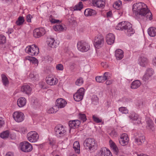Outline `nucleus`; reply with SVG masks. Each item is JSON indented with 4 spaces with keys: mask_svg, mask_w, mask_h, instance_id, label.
Segmentation results:
<instances>
[{
    "mask_svg": "<svg viewBox=\"0 0 156 156\" xmlns=\"http://www.w3.org/2000/svg\"><path fill=\"white\" fill-rule=\"evenodd\" d=\"M116 29L121 31L124 30L126 35L131 36L135 33V30L133 28L131 24L129 22L122 21L119 23L116 27Z\"/></svg>",
    "mask_w": 156,
    "mask_h": 156,
    "instance_id": "2",
    "label": "nucleus"
},
{
    "mask_svg": "<svg viewBox=\"0 0 156 156\" xmlns=\"http://www.w3.org/2000/svg\"><path fill=\"white\" fill-rule=\"evenodd\" d=\"M84 94V89L83 88H80L73 95L74 100L76 101L81 100L83 98Z\"/></svg>",
    "mask_w": 156,
    "mask_h": 156,
    "instance_id": "11",
    "label": "nucleus"
},
{
    "mask_svg": "<svg viewBox=\"0 0 156 156\" xmlns=\"http://www.w3.org/2000/svg\"><path fill=\"white\" fill-rule=\"evenodd\" d=\"M115 36L112 33H109L106 36V41L107 44L111 45L114 42Z\"/></svg>",
    "mask_w": 156,
    "mask_h": 156,
    "instance_id": "20",
    "label": "nucleus"
},
{
    "mask_svg": "<svg viewBox=\"0 0 156 156\" xmlns=\"http://www.w3.org/2000/svg\"><path fill=\"white\" fill-rule=\"evenodd\" d=\"M147 6L143 2L134 4L133 7V10L136 15H139L141 16L145 17L150 20L152 19V15L150 11L147 8Z\"/></svg>",
    "mask_w": 156,
    "mask_h": 156,
    "instance_id": "1",
    "label": "nucleus"
},
{
    "mask_svg": "<svg viewBox=\"0 0 156 156\" xmlns=\"http://www.w3.org/2000/svg\"><path fill=\"white\" fill-rule=\"evenodd\" d=\"M2 1H4L5 2L8 3H10L11 2L12 0H2Z\"/></svg>",
    "mask_w": 156,
    "mask_h": 156,
    "instance_id": "63",
    "label": "nucleus"
},
{
    "mask_svg": "<svg viewBox=\"0 0 156 156\" xmlns=\"http://www.w3.org/2000/svg\"><path fill=\"white\" fill-rule=\"evenodd\" d=\"M100 156H112L110 151L106 147H103L100 151Z\"/></svg>",
    "mask_w": 156,
    "mask_h": 156,
    "instance_id": "22",
    "label": "nucleus"
},
{
    "mask_svg": "<svg viewBox=\"0 0 156 156\" xmlns=\"http://www.w3.org/2000/svg\"><path fill=\"white\" fill-rule=\"evenodd\" d=\"M68 20L69 23L71 24L73 23V21H74V20H73V17L69 16H68Z\"/></svg>",
    "mask_w": 156,
    "mask_h": 156,
    "instance_id": "55",
    "label": "nucleus"
},
{
    "mask_svg": "<svg viewBox=\"0 0 156 156\" xmlns=\"http://www.w3.org/2000/svg\"><path fill=\"white\" fill-rule=\"evenodd\" d=\"M149 61L147 58L143 56H140L138 58V63L140 66L146 67L148 65Z\"/></svg>",
    "mask_w": 156,
    "mask_h": 156,
    "instance_id": "18",
    "label": "nucleus"
},
{
    "mask_svg": "<svg viewBox=\"0 0 156 156\" xmlns=\"http://www.w3.org/2000/svg\"><path fill=\"white\" fill-rule=\"evenodd\" d=\"M79 115V119L83 122L86 121L87 119L86 116L85 114L80 113Z\"/></svg>",
    "mask_w": 156,
    "mask_h": 156,
    "instance_id": "45",
    "label": "nucleus"
},
{
    "mask_svg": "<svg viewBox=\"0 0 156 156\" xmlns=\"http://www.w3.org/2000/svg\"><path fill=\"white\" fill-rule=\"evenodd\" d=\"M80 124V122L78 120H75L70 121L69 122V127L73 129L78 127Z\"/></svg>",
    "mask_w": 156,
    "mask_h": 156,
    "instance_id": "21",
    "label": "nucleus"
},
{
    "mask_svg": "<svg viewBox=\"0 0 156 156\" xmlns=\"http://www.w3.org/2000/svg\"><path fill=\"white\" fill-rule=\"evenodd\" d=\"M67 104L66 101L64 99L59 98L57 99L55 102V107L58 108H64Z\"/></svg>",
    "mask_w": 156,
    "mask_h": 156,
    "instance_id": "14",
    "label": "nucleus"
},
{
    "mask_svg": "<svg viewBox=\"0 0 156 156\" xmlns=\"http://www.w3.org/2000/svg\"><path fill=\"white\" fill-rule=\"evenodd\" d=\"M147 32L150 36L154 37L156 35V28L154 27H150L148 29Z\"/></svg>",
    "mask_w": 156,
    "mask_h": 156,
    "instance_id": "31",
    "label": "nucleus"
},
{
    "mask_svg": "<svg viewBox=\"0 0 156 156\" xmlns=\"http://www.w3.org/2000/svg\"><path fill=\"white\" fill-rule=\"evenodd\" d=\"M32 18V16L30 14H28L26 16V20L28 22L30 23L31 22V19Z\"/></svg>",
    "mask_w": 156,
    "mask_h": 156,
    "instance_id": "54",
    "label": "nucleus"
},
{
    "mask_svg": "<svg viewBox=\"0 0 156 156\" xmlns=\"http://www.w3.org/2000/svg\"><path fill=\"white\" fill-rule=\"evenodd\" d=\"M9 135V132L8 130H6L2 133L0 135L1 137L2 138H8Z\"/></svg>",
    "mask_w": 156,
    "mask_h": 156,
    "instance_id": "40",
    "label": "nucleus"
},
{
    "mask_svg": "<svg viewBox=\"0 0 156 156\" xmlns=\"http://www.w3.org/2000/svg\"><path fill=\"white\" fill-rule=\"evenodd\" d=\"M29 77L33 80H38L39 79V75L35 72L31 73Z\"/></svg>",
    "mask_w": 156,
    "mask_h": 156,
    "instance_id": "34",
    "label": "nucleus"
},
{
    "mask_svg": "<svg viewBox=\"0 0 156 156\" xmlns=\"http://www.w3.org/2000/svg\"><path fill=\"white\" fill-rule=\"evenodd\" d=\"M50 22L53 23H58L59 21V20L54 19H51L50 20Z\"/></svg>",
    "mask_w": 156,
    "mask_h": 156,
    "instance_id": "57",
    "label": "nucleus"
},
{
    "mask_svg": "<svg viewBox=\"0 0 156 156\" xmlns=\"http://www.w3.org/2000/svg\"><path fill=\"white\" fill-rule=\"evenodd\" d=\"M56 107H54L49 108L48 111V113L49 114H52L54 113L55 112H56L57 111V110L55 109V108Z\"/></svg>",
    "mask_w": 156,
    "mask_h": 156,
    "instance_id": "49",
    "label": "nucleus"
},
{
    "mask_svg": "<svg viewBox=\"0 0 156 156\" xmlns=\"http://www.w3.org/2000/svg\"><path fill=\"white\" fill-rule=\"evenodd\" d=\"M153 73L154 71L152 69L148 68L147 69L145 73L151 77L153 74Z\"/></svg>",
    "mask_w": 156,
    "mask_h": 156,
    "instance_id": "44",
    "label": "nucleus"
},
{
    "mask_svg": "<svg viewBox=\"0 0 156 156\" xmlns=\"http://www.w3.org/2000/svg\"><path fill=\"white\" fill-rule=\"evenodd\" d=\"M112 14V12L109 11L107 13V17H111Z\"/></svg>",
    "mask_w": 156,
    "mask_h": 156,
    "instance_id": "61",
    "label": "nucleus"
},
{
    "mask_svg": "<svg viewBox=\"0 0 156 156\" xmlns=\"http://www.w3.org/2000/svg\"><path fill=\"white\" fill-rule=\"evenodd\" d=\"M121 4V1H119L115 2L113 4V6L116 9H119Z\"/></svg>",
    "mask_w": 156,
    "mask_h": 156,
    "instance_id": "46",
    "label": "nucleus"
},
{
    "mask_svg": "<svg viewBox=\"0 0 156 156\" xmlns=\"http://www.w3.org/2000/svg\"><path fill=\"white\" fill-rule=\"evenodd\" d=\"M141 84L140 81L138 80H135L133 81L131 84V88L135 89L138 88Z\"/></svg>",
    "mask_w": 156,
    "mask_h": 156,
    "instance_id": "28",
    "label": "nucleus"
},
{
    "mask_svg": "<svg viewBox=\"0 0 156 156\" xmlns=\"http://www.w3.org/2000/svg\"><path fill=\"white\" fill-rule=\"evenodd\" d=\"M55 135L58 137H61L66 135V131L63 126L58 125L54 129Z\"/></svg>",
    "mask_w": 156,
    "mask_h": 156,
    "instance_id": "4",
    "label": "nucleus"
},
{
    "mask_svg": "<svg viewBox=\"0 0 156 156\" xmlns=\"http://www.w3.org/2000/svg\"><path fill=\"white\" fill-rule=\"evenodd\" d=\"M5 156H14L13 153L11 152H8L6 154Z\"/></svg>",
    "mask_w": 156,
    "mask_h": 156,
    "instance_id": "60",
    "label": "nucleus"
},
{
    "mask_svg": "<svg viewBox=\"0 0 156 156\" xmlns=\"http://www.w3.org/2000/svg\"><path fill=\"white\" fill-rule=\"evenodd\" d=\"M110 147L113 150L115 154L118 155L119 153V149L115 144L112 140L109 141Z\"/></svg>",
    "mask_w": 156,
    "mask_h": 156,
    "instance_id": "30",
    "label": "nucleus"
},
{
    "mask_svg": "<svg viewBox=\"0 0 156 156\" xmlns=\"http://www.w3.org/2000/svg\"><path fill=\"white\" fill-rule=\"evenodd\" d=\"M73 148L75 151L78 154H79L80 152V145L78 141H75L73 145Z\"/></svg>",
    "mask_w": 156,
    "mask_h": 156,
    "instance_id": "35",
    "label": "nucleus"
},
{
    "mask_svg": "<svg viewBox=\"0 0 156 156\" xmlns=\"http://www.w3.org/2000/svg\"><path fill=\"white\" fill-rule=\"evenodd\" d=\"M110 136L112 137H115L118 136V134L115 130L113 129L112 130L110 133H109Z\"/></svg>",
    "mask_w": 156,
    "mask_h": 156,
    "instance_id": "48",
    "label": "nucleus"
},
{
    "mask_svg": "<svg viewBox=\"0 0 156 156\" xmlns=\"http://www.w3.org/2000/svg\"><path fill=\"white\" fill-rule=\"evenodd\" d=\"M109 73H105L103 76H97L95 78L96 81L99 83H102L107 79Z\"/></svg>",
    "mask_w": 156,
    "mask_h": 156,
    "instance_id": "19",
    "label": "nucleus"
},
{
    "mask_svg": "<svg viewBox=\"0 0 156 156\" xmlns=\"http://www.w3.org/2000/svg\"><path fill=\"white\" fill-rule=\"evenodd\" d=\"M92 118L94 121L96 123H100L102 121L101 119H99L95 115H93Z\"/></svg>",
    "mask_w": 156,
    "mask_h": 156,
    "instance_id": "50",
    "label": "nucleus"
},
{
    "mask_svg": "<svg viewBox=\"0 0 156 156\" xmlns=\"http://www.w3.org/2000/svg\"><path fill=\"white\" fill-rule=\"evenodd\" d=\"M104 43L103 36L101 35H98L95 37L94 44L95 48H99L103 46Z\"/></svg>",
    "mask_w": 156,
    "mask_h": 156,
    "instance_id": "8",
    "label": "nucleus"
},
{
    "mask_svg": "<svg viewBox=\"0 0 156 156\" xmlns=\"http://www.w3.org/2000/svg\"><path fill=\"white\" fill-rule=\"evenodd\" d=\"M112 83V82L110 80H107L105 82V84L107 85H109Z\"/></svg>",
    "mask_w": 156,
    "mask_h": 156,
    "instance_id": "62",
    "label": "nucleus"
},
{
    "mask_svg": "<svg viewBox=\"0 0 156 156\" xmlns=\"http://www.w3.org/2000/svg\"><path fill=\"white\" fill-rule=\"evenodd\" d=\"M27 140L31 143L35 142L37 141L39 138L38 134L36 132L31 131L29 132L27 134Z\"/></svg>",
    "mask_w": 156,
    "mask_h": 156,
    "instance_id": "7",
    "label": "nucleus"
},
{
    "mask_svg": "<svg viewBox=\"0 0 156 156\" xmlns=\"http://www.w3.org/2000/svg\"><path fill=\"white\" fill-rule=\"evenodd\" d=\"M129 140L128 135L126 134H123L121 135L120 138L119 139V143L123 146L127 144Z\"/></svg>",
    "mask_w": 156,
    "mask_h": 156,
    "instance_id": "15",
    "label": "nucleus"
},
{
    "mask_svg": "<svg viewBox=\"0 0 156 156\" xmlns=\"http://www.w3.org/2000/svg\"><path fill=\"white\" fill-rule=\"evenodd\" d=\"M53 29L55 31H63L66 30V27L64 25H58L54 27Z\"/></svg>",
    "mask_w": 156,
    "mask_h": 156,
    "instance_id": "29",
    "label": "nucleus"
},
{
    "mask_svg": "<svg viewBox=\"0 0 156 156\" xmlns=\"http://www.w3.org/2000/svg\"><path fill=\"white\" fill-rule=\"evenodd\" d=\"M32 88L30 86L27 84L23 85L21 88L20 91L23 93L29 95L30 94Z\"/></svg>",
    "mask_w": 156,
    "mask_h": 156,
    "instance_id": "17",
    "label": "nucleus"
},
{
    "mask_svg": "<svg viewBox=\"0 0 156 156\" xmlns=\"http://www.w3.org/2000/svg\"><path fill=\"white\" fill-rule=\"evenodd\" d=\"M135 143L138 145H140L145 141V137L143 134L140 132H137L134 134Z\"/></svg>",
    "mask_w": 156,
    "mask_h": 156,
    "instance_id": "5",
    "label": "nucleus"
},
{
    "mask_svg": "<svg viewBox=\"0 0 156 156\" xmlns=\"http://www.w3.org/2000/svg\"><path fill=\"white\" fill-rule=\"evenodd\" d=\"M26 103V100L24 97H22L19 98L17 101L18 106L20 107H22L25 105Z\"/></svg>",
    "mask_w": 156,
    "mask_h": 156,
    "instance_id": "26",
    "label": "nucleus"
},
{
    "mask_svg": "<svg viewBox=\"0 0 156 156\" xmlns=\"http://www.w3.org/2000/svg\"><path fill=\"white\" fill-rule=\"evenodd\" d=\"M96 14V11L90 9H87L85 10L84 14L86 16H93Z\"/></svg>",
    "mask_w": 156,
    "mask_h": 156,
    "instance_id": "24",
    "label": "nucleus"
},
{
    "mask_svg": "<svg viewBox=\"0 0 156 156\" xmlns=\"http://www.w3.org/2000/svg\"><path fill=\"white\" fill-rule=\"evenodd\" d=\"M139 117L138 114L133 112L130 113L128 116L131 121H137V124H139L141 123V121L139 119Z\"/></svg>",
    "mask_w": 156,
    "mask_h": 156,
    "instance_id": "16",
    "label": "nucleus"
},
{
    "mask_svg": "<svg viewBox=\"0 0 156 156\" xmlns=\"http://www.w3.org/2000/svg\"><path fill=\"white\" fill-rule=\"evenodd\" d=\"M21 150L23 152H28L31 151L33 149L32 145L27 141L21 142L20 144Z\"/></svg>",
    "mask_w": 156,
    "mask_h": 156,
    "instance_id": "6",
    "label": "nucleus"
},
{
    "mask_svg": "<svg viewBox=\"0 0 156 156\" xmlns=\"http://www.w3.org/2000/svg\"><path fill=\"white\" fill-rule=\"evenodd\" d=\"M39 87L41 88L44 89L46 88V87L44 86V83H40L39 84Z\"/></svg>",
    "mask_w": 156,
    "mask_h": 156,
    "instance_id": "56",
    "label": "nucleus"
},
{
    "mask_svg": "<svg viewBox=\"0 0 156 156\" xmlns=\"http://www.w3.org/2000/svg\"><path fill=\"white\" fill-rule=\"evenodd\" d=\"M70 69L73 70L74 69L76 66V64L74 62H71L70 63Z\"/></svg>",
    "mask_w": 156,
    "mask_h": 156,
    "instance_id": "53",
    "label": "nucleus"
},
{
    "mask_svg": "<svg viewBox=\"0 0 156 156\" xmlns=\"http://www.w3.org/2000/svg\"><path fill=\"white\" fill-rule=\"evenodd\" d=\"M92 104L94 105H97L98 103V97L95 95H94L92 96Z\"/></svg>",
    "mask_w": 156,
    "mask_h": 156,
    "instance_id": "42",
    "label": "nucleus"
},
{
    "mask_svg": "<svg viewBox=\"0 0 156 156\" xmlns=\"http://www.w3.org/2000/svg\"><path fill=\"white\" fill-rule=\"evenodd\" d=\"M56 68L58 70H62L64 67L63 65L61 64H59L56 66Z\"/></svg>",
    "mask_w": 156,
    "mask_h": 156,
    "instance_id": "51",
    "label": "nucleus"
},
{
    "mask_svg": "<svg viewBox=\"0 0 156 156\" xmlns=\"http://www.w3.org/2000/svg\"><path fill=\"white\" fill-rule=\"evenodd\" d=\"M47 83L50 85H53L56 84L58 83V81L54 78L48 77L46 80Z\"/></svg>",
    "mask_w": 156,
    "mask_h": 156,
    "instance_id": "27",
    "label": "nucleus"
},
{
    "mask_svg": "<svg viewBox=\"0 0 156 156\" xmlns=\"http://www.w3.org/2000/svg\"><path fill=\"white\" fill-rule=\"evenodd\" d=\"M45 33V29L43 28H37L33 31L34 36L36 38H38L44 35Z\"/></svg>",
    "mask_w": 156,
    "mask_h": 156,
    "instance_id": "13",
    "label": "nucleus"
},
{
    "mask_svg": "<svg viewBox=\"0 0 156 156\" xmlns=\"http://www.w3.org/2000/svg\"><path fill=\"white\" fill-rule=\"evenodd\" d=\"M151 77V76L145 73V74L144 75L143 77L142 80L146 81L148 80Z\"/></svg>",
    "mask_w": 156,
    "mask_h": 156,
    "instance_id": "52",
    "label": "nucleus"
},
{
    "mask_svg": "<svg viewBox=\"0 0 156 156\" xmlns=\"http://www.w3.org/2000/svg\"><path fill=\"white\" fill-rule=\"evenodd\" d=\"M24 17L23 16H19L16 21V23L18 26H21L23 24L24 22Z\"/></svg>",
    "mask_w": 156,
    "mask_h": 156,
    "instance_id": "36",
    "label": "nucleus"
},
{
    "mask_svg": "<svg viewBox=\"0 0 156 156\" xmlns=\"http://www.w3.org/2000/svg\"><path fill=\"white\" fill-rule=\"evenodd\" d=\"M83 8V6L82 2H80L79 3L75 6L74 7V10H80Z\"/></svg>",
    "mask_w": 156,
    "mask_h": 156,
    "instance_id": "38",
    "label": "nucleus"
},
{
    "mask_svg": "<svg viewBox=\"0 0 156 156\" xmlns=\"http://www.w3.org/2000/svg\"><path fill=\"white\" fill-rule=\"evenodd\" d=\"M25 59L30 61V62L34 64L35 66H38V60L35 57L28 56L25 57Z\"/></svg>",
    "mask_w": 156,
    "mask_h": 156,
    "instance_id": "32",
    "label": "nucleus"
},
{
    "mask_svg": "<svg viewBox=\"0 0 156 156\" xmlns=\"http://www.w3.org/2000/svg\"><path fill=\"white\" fill-rule=\"evenodd\" d=\"M119 111L123 114H126L128 113V110L125 107H121L119 109Z\"/></svg>",
    "mask_w": 156,
    "mask_h": 156,
    "instance_id": "43",
    "label": "nucleus"
},
{
    "mask_svg": "<svg viewBox=\"0 0 156 156\" xmlns=\"http://www.w3.org/2000/svg\"><path fill=\"white\" fill-rule=\"evenodd\" d=\"M26 49L28 54L32 56L37 55L39 52L38 47L35 44L27 47Z\"/></svg>",
    "mask_w": 156,
    "mask_h": 156,
    "instance_id": "9",
    "label": "nucleus"
},
{
    "mask_svg": "<svg viewBox=\"0 0 156 156\" xmlns=\"http://www.w3.org/2000/svg\"><path fill=\"white\" fill-rule=\"evenodd\" d=\"M92 4L98 7H102L104 6L105 2L101 0H91Z\"/></svg>",
    "mask_w": 156,
    "mask_h": 156,
    "instance_id": "23",
    "label": "nucleus"
},
{
    "mask_svg": "<svg viewBox=\"0 0 156 156\" xmlns=\"http://www.w3.org/2000/svg\"><path fill=\"white\" fill-rule=\"evenodd\" d=\"M1 77L3 84L5 86H8L9 83V82L7 77L4 74H2Z\"/></svg>",
    "mask_w": 156,
    "mask_h": 156,
    "instance_id": "37",
    "label": "nucleus"
},
{
    "mask_svg": "<svg viewBox=\"0 0 156 156\" xmlns=\"http://www.w3.org/2000/svg\"><path fill=\"white\" fill-rule=\"evenodd\" d=\"M83 145L86 149L91 150L95 148L96 143L94 139L88 138L86 139L84 141Z\"/></svg>",
    "mask_w": 156,
    "mask_h": 156,
    "instance_id": "3",
    "label": "nucleus"
},
{
    "mask_svg": "<svg viewBox=\"0 0 156 156\" xmlns=\"http://www.w3.org/2000/svg\"><path fill=\"white\" fill-rule=\"evenodd\" d=\"M115 56L118 60L121 59L123 57V52L120 49H118L115 51Z\"/></svg>",
    "mask_w": 156,
    "mask_h": 156,
    "instance_id": "25",
    "label": "nucleus"
},
{
    "mask_svg": "<svg viewBox=\"0 0 156 156\" xmlns=\"http://www.w3.org/2000/svg\"><path fill=\"white\" fill-rule=\"evenodd\" d=\"M77 47L78 49L82 52H86L90 49V45L88 43L83 41L77 43Z\"/></svg>",
    "mask_w": 156,
    "mask_h": 156,
    "instance_id": "10",
    "label": "nucleus"
},
{
    "mask_svg": "<svg viewBox=\"0 0 156 156\" xmlns=\"http://www.w3.org/2000/svg\"><path fill=\"white\" fill-rule=\"evenodd\" d=\"M13 32V30L12 28H10L8 29L7 31L6 32V33L8 34H11Z\"/></svg>",
    "mask_w": 156,
    "mask_h": 156,
    "instance_id": "59",
    "label": "nucleus"
},
{
    "mask_svg": "<svg viewBox=\"0 0 156 156\" xmlns=\"http://www.w3.org/2000/svg\"><path fill=\"white\" fill-rule=\"evenodd\" d=\"M4 124V122L2 117H0V128L2 127Z\"/></svg>",
    "mask_w": 156,
    "mask_h": 156,
    "instance_id": "58",
    "label": "nucleus"
},
{
    "mask_svg": "<svg viewBox=\"0 0 156 156\" xmlns=\"http://www.w3.org/2000/svg\"><path fill=\"white\" fill-rule=\"evenodd\" d=\"M83 83V79L81 77H80L77 79L75 82V84L76 85L80 86H81Z\"/></svg>",
    "mask_w": 156,
    "mask_h": 156,
    "instance_id": "41",
    "label": "nucleus"
},
{
    "mask_svg": "<svg viewBox=\"0 0 156 156\" xmlns=\"http://www.w3.org/2000/svg\"><path fill=\"white\" fill-rule=\"evenodd\" d=\"M24 115L21 112H16L13 114V117L14 120L18 122H22L24 119Z\"/></svg>",
    "mask_w": 156,
    "mask_h": 156,
    "instance_id": "12",
    "label": "nucleus"
},
{
    "mask_svg": "<svg viewBox=\"0 0 156 156\" xmlns=\"http://www.w3.org/2000/svg\"><path fill=\"white\" fill-rule=\"evenodd\" d=\"M153 64L154 65L156 66V57L153 59Z\"/></svg>",
    "mask_w": 156,
    "mask_h": 156,
    "instance_id": "64",
    "label": "nucleus"
},
{
    "mask_svg": "<svg viewBox=\"0 0 156 156\" xmlns=\"http://www.w3.org/2000/svg\"><path fill=\"white\" fill-rule=\"evenodd\" d=\"M146 128L149 130L151 129L153 127V122L151 120H149L147 121Z\"/></svg>",
    "mask_w": 156,
    "mask_h": 156,
    "instance_id": "39",
    "label": "nucleus"
},
{
    "mask_svg": "<svg viewBox=\"0 0 156 156\" xmlns=\"http://www.w3.org/2000/svg\"><path fill=\"white\" fill-rule=\"evenodd\" d=\"M55 40L53 38H49L48 39L47 44L50 47L53 48H56L57 44L56 42H55Z\"/></svg>",
    "mask_w": 156,
    "mask_h": 156,
    "instance_id": "33",
    "label": "nucleus"
},
{
    "mask_svg": "<svg viewBox=\"0 0 156 156\" xmlns=\"http://www.w3.org/2000/svg\"><path fill=\"white\" fill-rule=\"evenodd\" d=\"M6 37L2 34L0 35V44H3L5 43Z\"/></svg>",
    "mask_w": 156,
    "mask_h": 156,
    "instance_id": "47",
    "label": "nucleus"
}]
</instances>
